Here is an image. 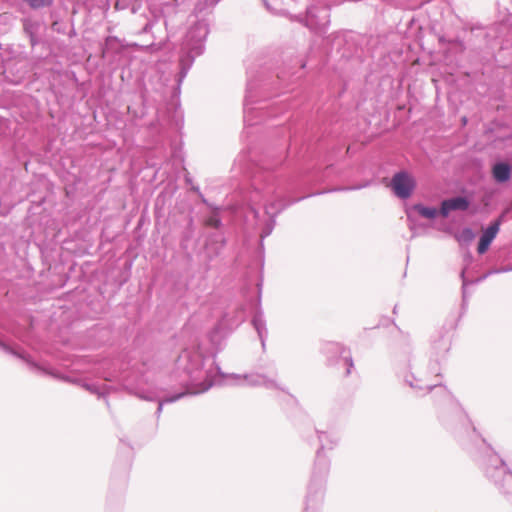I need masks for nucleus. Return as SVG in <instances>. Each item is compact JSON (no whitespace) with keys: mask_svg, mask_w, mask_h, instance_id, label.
I'll list each match as a JSON object with an SVG mask.
<instances>
[{"mask_svg":"<svg viewBox=\"0 0 512 512\" xmlns=\"http://www.w3.org/2000/svg\"><path fill=\"white\" fill-rule=\"evenodd\" d=\"M252 325L254 329L256 330L258 337L261 341V345L264 348L265 347V341L268 335V330L266 327V321L264 318V314L261 310L256 311L252 318Z\"/></svg>","mask_w":512,"mask_h":512,"instance_id":"2eb2a0df","label":"nucleus"},{"mask_svg":"<svg viewBox=\"0 0 512 512\" xmlns=\"http://www.w3.org/2000/svg\"><path fill=\"white\" fill-rule=\"evenodd\" d=\"M191 189L199 195V197L201 198V200H202V202H203V203L208 204V203H207V200L204 198V196H203V195H202V193L200 192V189H199V187H198V186H192V187H191Z\"/></svg>","mask_w":512,"mask_h":512,"instance_id":"5701e85b","label":"nucleus"},{"mask_svg":"<svg viewBox=\"0 0 512 512\" xmlns=\"http://www.w3.org/2000/svg\"><path fill=\"white\" fill-rule=\"evenodd\" d=\"M145 115V112L144 111H141V114H138L137 112H135L134 116L136 118H142L143 116Z\"/></svg>","mask_w":512,"mask_h":512,"instance_id":"a878e982","label":"nucleus"},{"mask_svg":"<svg viewBox=\"0 0 512 512\" xmlns=\"http://www.w3.org/2000/svg\"><path fill=\"white\" fill-rule=\"evenodd\" d=\"M225 245V239L222 234L220 233H214L209 236L207 243H206V249L210 253L213 252L215 255L219 253V251L224 247Z\"/></svg>","mask_w":512,"mask_h":512,"instance_id":"a211bd4d","label":"nucleus"},{"mask_svg":"<svg viewBox=\"0 0 512 512\" xmlns=\"http://www.w3.org/2000/svg\"><path fill=\"white\" fill-rule=\"evenodd\" d=\"M205 224L215 229H218L221 226V220L217 209L206 219Z\"/></svg>","mask_w":512,"mask_h":512,"instance_id":"aec40b11","label":"nucleus"},{"mask_svg":"<svg viewBox=\"0 0 512 512\" xmlns=\"http://www.w3.org/2000/svg\"><path fill=\"white\" fill-rule=\"evenodd\" d=\"M171 380L183 388L182 391L158 399L156 414L159 416L163 405L173 403L185 395H197L208 391L214 385H237L264 387L269 390H283L277 381V370L273 366L269 373L224 374L210 354L200 346L192 345L179 354Z\"/></svg>","mask_w":512,"mask_h":512,"instance_id":"f257e3e1","label":"nucleus"},{"mask_svg":"<svg viewBox=\"0 0 512 512\" xmlns=\"http://www.w3.org/2000/svg\"><path fill=\"white\" fill-rule=\"evenodd\" d=\"M475 237L474 232L471 228H464L459 233L455 234V238L459 243L468 244Z\"/></svg>","mask_w":512,"mask_h":512,"instance_id":"6ab92c4d","label":"nucleus"},{"mask_svg":"<svg viewBox=\"0 0 512 512\" xmlns=\"http://www.w3.org/2000/svg\"><path fill=\"white\" fill-rule=\"evenodd\" d=\"M461 277H462V280H463V285H462V288H463V295L465 296V287L467 285V281L465 280L464 278V271L461 273Z\"/></svg>","mask_w":512,"mask_h":512,"instance_id":"b1692460","label":"nucleus"},{"mask_svg":"<svg viewBox=\"0 0 512 512\" xmlns=\"http://www.w3.org/2000/svg\"><path fill=\"white\" fill-rule=\"evenodd\" d=\"M264 89V85H259L256 81L249 80L247 83V90L244 99V123L248 126H253L258 123V118L272 117L276 115L275 104L272 106L261 105L254 107L256 103V90L257 88Z\"/></svg>","mask_w":512,"mask_h":512,"instance_id":"1a4fd4ad","label":"nucleus"},{"mask_svg":"<svg viewBox=\"0 0 512 512\" xmlns=\"http://www.w3.org/2000/svg\"><path fill=\"white\" fill-rule=\"evenodd\" d=\"M415 186L414 178L406 171L395 173L390 182L391 189L400 199H408L412 195Z\"/></svg>","mask_w":512,"mask_h":512,"instance_id":"f8f14e48","label":"nucleus"},{"mask_svg":"<svg viewBox=\"0 0 512 512\" xmlns=\"http://www.w3.org/2000/svg\"><path fill=\"white\" fill-rule=\"evenodd\" d=\"M183 0H130V32L139 38L130 48L159 49L166 39L167 18Z\"/></svg>","mask_w":512,"mask_h":512,"instance_id":"f03ea898","label":"nucleus"},{"mask_svg":"<svg viewBox=\"0 0 512 512\" xmlns=\"http://www.w3.org/2000/svg\"><path fill=\"white\" fill-rule=\"evenodd\" d=\"M470 437L475 446L483 450L482 466L486 476L493 481L501 492L509 493L512 490V472L500 456L486 443L475 427H472Z\"/></svg>","mask_w":512,"mask_h":512,"instance_id":"6e6552de","label":"nucleus"},{"mask_svg":"<svg viewBox=\"0 0 512 512\" xmlns=\"http://www.w3.org/2000/svg\"><path fill=\"white\" fill-rule=\"evenodd\" d=\"M503 217H504V213L500 216V218L498 220L491 223L485 229L483 234L481 235L479 243H478V247H477V251L479 254H483L488 250L490 244L492 243V241L494 240V238L496 237V235L499 232L500 224H501Z\"/></svg>","mask_w":512,"mask_h":512,"instance_id":"4468645a","label":"nucleus"},{"mask_svg":"<svg viewBox=\"0 0 512 512\" xmlns=\"http://www.w3.org/2000/svg\"><path fill=\"white\" fill-rule=\"evenodd\" d=\"M470 206V201L464 196H456L445 199L441 202L439 214L448 217L452 211H466Z\"/></svg>","mask_w":512,"mask_h":512,"instance_id":"ddd939ff","label":"nucleus"},{"mask_svg":"<svg viewBox=\"0 0 512 512\" xmlns=\"http://www.w3.org/2000/svg\"><path fill=\"white\" fill-rule=\"evenodd\" d=\"M398 312L397 306H394L393 313Z\"/></svg>","mask_w":512,"mask_h":512,"instance_id":"c756f323","label":"nucleus"},{"mask_svg":"<svg viewBox=\"0 0 512 512\" xmlns=\"http://www.w3.org/2000/svg\"><path fill=\"white\" fill-rule=\"evenodd\" d=\"M412 211H416L422 217L427 218V219H434L439 213V211L436 208L426 207L422 204H414L407 210V219L410 223L411 229H412V223H413L412 214H411Z\"/></svg>","mask_w":512,"mask_h":512,"instance_id":"dca6fc26","label":"nucleus"},{"mask_svg":"<svg viewBox=\"0 0 512 512\" xmlns=\"http://www.w3.org/2000/svg\"><path fill=\"white\" fill-rule=\"evenodd\" d=\"M208 34L209 21L206 18L195 21L186 33L181 48L182 54L179 60L180 71L178 73V85L173 91L176 97L179 92H181V84L193 65L194 59L203 54L205 50V40Z\"/></svg>","mask_w":512,"mask_h":512,"instance_id":"0eeeda50","label":"nucleus"},{"mask_svg":"<svg viewBox=\"0 0 512 512\" xmlns=\"http://www.w3.org/2000/svg\"><path fill=\"white\" fill-rule=\"evenodd\" d=\"M306 26L318 34L326 33L330 24V11L326 6H311L307 8Z\"/></svg>","mask_w":512,"mask_h":512,"instance_id":"9b49d317","label":"nucleus"},{"mask_svg":"<svg viewBox=\"0 0 512 512\" xmlns=\"http://www.w3.org/2000/svg\"><path fill=\"white\" fill-rule=\"evenodd\" d=\"M148 74V71H145ZM147 75L143 77V91L142 101L146 107L150 103L163 102L162 107H157V124L162 133L168 131L177 132L184 124V115L180 107V93L176 97L174 89L178 85V78L176 83L172 86H167L162 82L154 84L150 79L146 80Z\"/></svg>","mask_w":512,"mask_h":512,"instance_id":"20e7f679","label":"nucleus"},{"mask_svg":"<svg viewBox=\"0 0 512 512\" xmlns=\"http://www.w3.org/2000/svg\"><path fill=\"white\" fill-rule=\"evenodd\" d=\"M367 185H362V186H356V187H353L352 189H359V188H362V187H366ZM351 188H343L342 190H350Z\"/></svg>","mask_w":512,"mask_h":512,"instance_id":"bb28decb","label":"nucleus"},{"mask_svg":"<svg viewBox=\"0 0 512 512\" xmlns=\"http://www.w3.org/2000/svg\"><path fill=\"white\" fill-rule=\"evenodd\" d=\"M492 176L498 183H504L511 177V167L505 162H497L492 167Z\"/></svg>","mask_w":512,"mask_h":512,"instance_id":"f3484780","label":"nucleus"},{"mask_svg":"<svg viewBox=\"0 0 512 512\" xmlns=\"http://www.w3.org/2000/svg\"><path fill=\"white\" fill-rule=\"evenodd\" d=\"M321 352L325 355L327 364L336 366L343 364L344 375L348 376L353 368V360L349 350L337 342H326L322 345Z\"/></svg>","mask_w":512,"mask_h":512,"instance_id":"9d476101","label":"nucleus"},{"mask_svg":"<svg viewBox=\"0 0 512 512\" xmlns=\"http://www.w3.org/2000/svg\"><path fill=\"white\" fill-rule=\"evenodd\" d=\"M32 8H40L49 5L52 0H27Z\"/></svg>","mask_w":512,"mask_h":512,"instance_id":"412c9836","label":"nucleus"},{"mask_svg":"<svg viewBox=\"0 0 512 512\" xmlns=\"http://www.w3.org/2000/svg\"><path fill=\"white\" fill-rule=\"evenodd\" d=\"M185 181L186 183H191V179L188 176L185 177Z\"/></svg>","mask_w":512,"mask_h":512,"instance_id":"cd10ccee","label":"nucleus"},{"mask_svg":"<svg viewBox=\"0 0 512 512\" xmlns=\"http://www.w3.org/2000/svg\"><path fill=\"white\" fill-rule=\"evenodd\" d=\"M512 268H500V269H494V270H491L489 272H487L485 275H483L482 277L478 278L476 280V282H480V281H483L485 280L488 276L492 275V274H496V273H502V272H508V271H511Z\"/></svg>","mask_w":512,"mask_h":512,"instance_id":"4be33fe9","label":"nucleus"},{"mask_svg":"<svg viewBox=\"0 0 512 512\" xmlns=\"http://www.w3.org/2000/svg\"><path fill=\"white\" fill-rule=\"evenodd\" d=\"M451 348V340L449 337L440 336L432 343V356L435 359H430L425 366V361L414 360L409 364L410 373L405 376V382L413 389L425 390L430 392L433 389L437 390L446 400H452L451 394L443 387L438 381H432V378L440 376L439 360L444 358Z\"/></svg>","mask_w":512,"mask_h":512,"instance_id":"39448f33","label":"nucleus"},{"mask_svg":"<svg viewBox=\"0 0 512 512\" xmlns=\"http://www.w3.org/2000/svg\"><path fill=\"white\" fill-rule=\"evenodd\" d=\"M319 441V448L316 451V459L312 477L308 485L306 504L304 512H318L324 499L326 478L330 470V461L325 455V450H332L339 441V438L325 431H316Z\"/></svg>","mask_w":512,"mask_h":512,"instance_id":"423d86ee","label":"nucleus"},{"mask_svg":"<svg viewBox=\"0 0 512 512\" xmlns=\"http://www.w3.org/2000/svg\"><path fill=\"white\" fill-rule=\"evenodd\" d=\"M206 1L209 3V5L214 6V5H216L220 0H206Z\"/></svg>","mask_w":512,"mask_h":512,"instance_id":"393cba45","label":"nucleus"},{"mask_svg":"<svg viewBox=\"0 0 512 512\" xmlns=\"http://www.w3.org/2000/svg\"><path fill=\"white\" fill-rule=\"evenodd\" d=\"M398 312L397 306H394L393 313Z\"/></svg>","mask_w":512,"mask_h":512,"instance_id":"c85d7f7f","label":"nucleus"},{"mask_svg":"<svg viewBox=\"0 0 512 512\" xmlns=\"http://www.w3.org/2000/svg\"><path fill=\"white\" fill-rule=\"evenodd\" d=\"M251 187L252 190L248 199L251 212L255 218H258L259 212L255 205L262 204L265 214L269 217L260 235L261 239H264L273 231L276 216L289 205L301 200V198L294 201H289L285 198L284 193L286 189L283 180L276 173L274 166L271 165L263 164L254 168L251 176Z\"/></svg>","mask_w":512,"mask_h":512,"instance_id":"7ed1b4c3","label":"nucleus"}]
</instances>
